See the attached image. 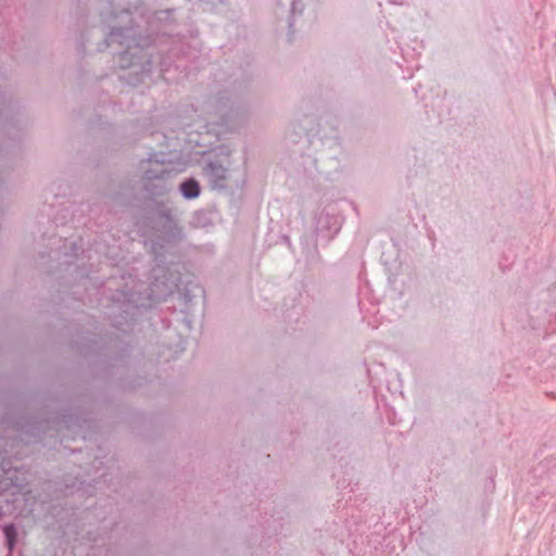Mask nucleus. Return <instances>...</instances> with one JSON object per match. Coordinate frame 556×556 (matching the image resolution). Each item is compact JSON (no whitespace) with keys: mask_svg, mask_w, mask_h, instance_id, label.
<instances>
[{"mask_svg":"<svg viewBox=\"0 0 556 556\" xmlns=\"http://www.w3.org/2000/svg\"><path fill=\"white\" fill-rule=\"evenodd\" d=\"M141 185L147 197L152 200L166 195L170 190L169 180L173 177V170L168 168L164 161L152 157L140 162Z\"/></svg>","mask_w":556,"mask_h":556,"instance_id":"f257e3e1","label":"nucleus"},{"mask_svg":"<svg viewBox=\"0 0 556 556\" xmlns=\"http://www.w3.org/2000/svg\"><path fill=\"white\" fill-rule=\"evenodd\" d=\"M154 48L149 45H141L137 41L127 42L126 50L117 56L121 70H131L135 80H142L148 76L154 63Z\"/></svg>","mask_w":556,"mask_h":556,"instance_id":"f03ea898","label":"nucleus"},{"mask_svg":"<svg viewBox=\"0 0 556 556\" xmlns=\"http://www.w3.org/2000/svg\"><path fill=\"white\" fill-rule=\"evenodd\" d=\"M230 166L231 161L229 155H226L223 159L216 156L205 164L203 173L212 189L224 190L231 187L235 179L233 170Z\"/></svg>","mask_w":556,"mask_h":556,"instance_id":"7ed1b4c3","label":"nucleus"},{"mask_svg":"<svg viewBox=\"0 0 556 556\" xmlns=\"http://www.w3.org/2000/svg\"><path fill=\"white\" fill-rule=\"evenodd\" d=\"M134 29L132 28H112V30L109 34L108 46H111V43H118L119 46H127V42L136 41V38L134 37Z\"/></svg>","mask_w":556,"mask_h":556,"instance_id":"20e7f679","label":"nucleus"},{"mask_svg":"<svg viewBox=\"0 0 556 556\" xmlns=\"http://www.w3.org/2000/svg\"><path fill=\"white\" fill-rule=\"evenodd\" d=\"M172 293V287L165 281L159 282L156 279L150 286L149 299L153 302H160Z\"/></svg>","mask_w":556,"mask_h":556,"instance_id":"39448f33","label":"nucleus"},{"mask_svg":"<svg viewBox=\"0 0 556 556\" xmlns=\"http://www.w3.org/2000/svg\"><path fill=\"white\" fill-rule=\"evenodd\" d=\"M179 191L185 199L192 200L200 195V185L195 179L189 178L179 185Z\"/></svg>","mask_w":556,"mask_h":556,"instance_id":"423d86ee","label":"nucleus"},{"mask_svg":"<svg viewBox=\"0 0 556 556\" xmlns=\"http://www.w3.org/2000/svg\"><path fill=\"white\" fill-rule=\"evenodd\" d=\"M3 533L7 541V546L10 552L13 551L16 543L17 530L13 523L3 527Z\"/></svg>","mask_w":556,"mask_h":556,"instance_id":"0eeeda50","label":"nucleus"},{"mask_svg":"<svg viewBox=\"0 0 556 556\" xmlns=\"http://www.w3.org/2000/svg\"><path fill=\"white\" fill-rule=\"evenodd\" d=\"M303 4H301V0H291V14L294 16L295 13L303 12Z\"/></svg>","mask_w":556,"mask_h":556,"instance_id":"6e6552de","label":"nucleus"},{"mask_svg":"<svg viewBox=\"0 0 556 556\" xmlns=\"http://www.w3.org/2000/svg\"><path fill=\"white\" fill-rule=\"evenodd\" d=\"M292 27H293V22L290 20V21H289V28H290V33H292Z\"/></svg>","mask_w":556,"mask_h":556,"instance_id":"1a4fd4ad","label":"nucleus"},{"mask_svg":"<svg viewBox=\"0 0 556 556\" xmlns=\"http://www.w3.org/2000/svg\"><path fill=\"white\" fill-rule=\"evenodd\" d=\"M4 516V511L2 509V507L0 506V519Z\"/></svg>","mask_w":556,"mask_h":556,"instance_id":"9d476101","label":"nucleus"}]
</instances>
